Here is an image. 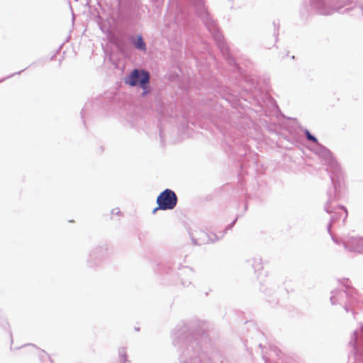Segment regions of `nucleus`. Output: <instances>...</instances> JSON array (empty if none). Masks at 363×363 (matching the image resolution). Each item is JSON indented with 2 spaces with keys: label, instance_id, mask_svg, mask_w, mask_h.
<instances>
[{
  "label": "nucleus",
  "instance_id": "9",
  "mask_svg": "<svg viewBox=\"0 0 363 363\" xmlns=\"http://www.w3.org/2000/svg\"><path fill=\"white\" fill-rule=\"evenodd\" d=\"M345 250L350 252L363 253V237H350L342 241Z\"/></svg>",
  "mask_w": 363,
  "mask_h": 363
},
{
  "label": "nucleus",
  "instance_id": "21",
  "mask_svg": "<svg viewBox=\"0 0 363 363\" xmlns=\"http://www.w3.org/2000/svg\"><path fill=\"white\" fill-rule=\"evenodd\" d=\"M158 209H160L159 206L153 210L152 213H155V212H156Z\"/></svg>",
  "mask_w": 363,
  "mask_h": 363
},
{
  "label": "nucleus",
  "instance_id": "8",
  "mask_svg": "<svg viewBox=\"0 0 363 363\" xmlns=\"http://www.w3.org/2000/svg\"><path fill=\"white\" fill-rule=\"evenodd\" d=\"M108 256V248L106 245L96 246L91 250L87 258L89 267H98Z\"/></svg>",
  "mask_w": 363,
  "mask_h": 363
},
{
  "label": "nucleus",
  "instance_id": "15",
  "mask_svg": "<svg viewBox=\"0 0 363 363\" xmlns=\"http://www.w3.org/2000/svg\"><path fill=\"white\" fill-rule=\"evenodd\" d=\"M119 362L118 363H130L128 359L127 351L125 347H120L118 350Z\"/></svg>",
  "mask_w": 363,
  "mask_h": 363
},
{
  "label": "nucleus",
  "instance_id": "7",
  "mask_svg": "<svg viewBox=\"0 0 363 363\" xmlns=\"http://www.w3.org/2000/svg\"><path fill=\"white\" fill-rule=\"evenodd\" d=\"M177 196L174 191L166 189L157 198V203L160 210H172L177 206Z\"/></svg>",
  "mask_w": 363,
  "mask_h": 363
},
{
  "label": "nucleus",
  "instance_id": "3",
  "mask_svg": "<svg viewBox=\"0 0 363 363\" xmlns=\"http://www.w3.org/2000/svg\"><path fill=\"white\" fill-rule=\"evenodd\" d=\"M194 5L196 8L199 15L201 18L203 23L206 28L211 33L212 36L216 41V43L220 50L222 55L228 60L230 62L233 61L232 56L230 53V50L227 44L225 43L223 35L220 33L217 24L212 20L208 13L203 0H194Z\"/></svg>",
  "mask_w": 363,
  "mask_h": 363
},
{
  "label": "nucleus",
  "instance_id": "2",
  "mask_svg": "<svg viewBox=\"0 0 363 363\" xmlns=\"http://www.w3.org/2000/svg\"><path fill=\"white\" fill-rule=\"evenodd\" d=\"M315 153L324 160L325 164L327 165V171L330 174L333 185L332 188L328 189L327 191L328 200L324 206V209L328 213H334L331 216L330 222L327 226L329 234L332 235V225L339 218L340 216V213L337 211H343V221L345 220L347 216V211L343 206H334L333 205L341 197V191L344 184L343 174L339 163L328 148L319 143L316 145ZM331 237L334 242L337 244L340 243L337 239L333 235H331Z\"/></svg>",
  "mask_w": 363,
  "mask_h": 363
},
{
  "label": "nucleus",
  "instance_id": "20",
  "mask_svg": "<svg viewBox=\"0 0 363 363\" xmlns=\"http://www.w3.org/2000/svg\"><path fill=\"white\" fill-rule=\"evenodd\" d=\"M23 70H24V69H23V70H21V71L18 72L17 73H16V74H21ZM13 75H15V74H12V75L9 76V77H7L6 78H9V77H12V76H13Z\"/></svg>",
  "mask_w": 363,
  "mask_h": 363
},
{
  "label": "nucleus",
  "instance_id": "10",
  "mask_svg": "<svg viewBox=\"0 0 363 363\" xmlns=\"http://www.w3.org/2000/svg\"><path fill=\"white\" fill-rule=\"evenodd\" d=\"M189 234L192 242L196 245L208 244V233L199 228L194 226L190 228Z\"/></svg>",
  "mask_w": 363,
  "mask_h": 363
},
{
  "label": "nucleus",
  "instance_id": "19",
  "mask_svg": "<svg viewBox=\"0 0 363 363\" xmlns=\"http://www.w3.org/2000/svg\"><path fill=\"white\" fill-rule=\"evenodd\" d=\"M111 213L113 215H119L121 213V211L118 208H116L111 211Z\"/></svg>",
  "mask_w": 363,
  "mask_h": 363
},
{
  "label": "nucleus",
  "instance_id": "24",
  "mask_svg": "<svg viewBox=\"0 0 363 363\" xmlns=\"http://www.w3.org/2000/svg\"><path fill=\"white\" fill-rule=\"evenodd\" d=\"M259 347H261V348H262V344H259Z\"/></svg>",
  "mask_w": 363,
  "mask_h": 363
},
{
  "label": "nucleus",
  "instance_id": "14",
  "mask_svg": "<svg viewBox=\"0 0 363 363\" xmlns=\"http://www.w3.org/2000/svg\"><path fill=\"white\" fill-rule=\"evenodd\" d=\"M247 262L252 265L255 272L263 269L262 259L259 257H255L252 259H248Z\"/></svg>",
  "mask_w": 363,
  "mask_h": 363
},
{
  "label": "nucleus",
  "instance_id": "22",
  "mask_svg": "<svg viewBox=\"0 0 363 363\" xmlns=\"http://www.w3.org/2000/svg\"><path fill=\"white\" fill-rule=\"evenodd\" d=\"M84 113V109H82V112H81V114L83 115Z\"/></svg>",
  "mask_w": 363,
  "mask_h": 363
},
{
  "label": "nucleus",
  "instance_id": "12",
  "mask_svg": "<svg viewBox=\"0 0 363 363\" xmlns=\"http://www.w3.org/2000/svg\"><path fill=\"white\" fill-rule=\"evenodd\" d=\"M194 275L192 269L188 267L182 269L179 276L181 277V284L184 286H189L191 284V278Z\"/></svg>",
  "mask_w": 363,
  "mask_h": 363
},
{
  "label": "nucleus",
  "instance_id": "6",
  "mask_svg": "<svg viewBox=\"0 0 363 363\" xmlns=\"http://www.w3.org/2000/svg\"><path fill=\"white\" fill-rule=\"evenodd\" d=\"M352 347L354 359L357 363H363V327L354 331L349 342Z\"/></svg>",
  "mask_w": 363,
  "mask_h": 363
},
{
  "label": "nucleus",
  "instance_id": "26",
  "mask_svg": "<svg viewBox=\"0 0 363 363\" xmlns=\"http://www.w3.org/2000/svg\"><path fill=\"white\" fill-rule=\"evenodd\" d=\"M4 80V79H3L0 80V82H3Z\"/></svg>",
  "mask_w": 363,
  "mask_h": 363
},
{
  "label": "nucleus",
  "instance_id": "16",
  "mask_svg": "<svg viewBox=\"0 0 363 363\" xmlns=\"http://www.w3.org/2000/svg\"><path fill=\"white\" fill-rule=\"evenodd\" d=\"M225 235V232H220L219 234L213 233H208V243H213L222 239Z\"/></svg>",
  "mask_w": 363,
  "mask_h": 363
},
{
  "label": "nucleus",
  "instance_id": "4",
  "mask_svg": "<svg viewBox=\"0 0 363 363\" xmlns=\"http://www.w3.org/2000/svg\"><path fill=\"white\" fill-rule=\"evenodd\" d=\"M348 279L344 280L341 288L331 291L330 302L333 305H343L346 312L352 311L354 315L356 308L363 310V301H360L356 297L357 291L348 285Z\"/></svg>",
  "mask_w": 363,
  "mask_h": 363
},
{
  "label": "nucleus",
  "instance_id": "18",
  "mask_svg": "<svg viewBox=\"0 0 363 363\" xmlns=\"http://www.w3.org/2000/svg\"><path fill=\"white\" fill-rule=\"evenodd\" d=\"M237 219H238V218H236L231 223L228 224L223 232H225V233L227 230L231 229L233 227V225L235 224Z\"/></svg>",
  "mask_w": 363,
  "mask_h": 363
},
{
  "label": "nucleus",
  "instance_id": "17",
  "mask_svg": "<svg viewBox=\"0 0 363 363\" xmlns=\"http://www.w3.org/2000/svg\"><path fill=\"white\" fill-rule=\"evenodd\" d=\"M303 133L308 140L315 143L316 145L319 144L318 139L313 135H312L308 129H305Z\"/></svg>",
  "mask_w": 363,
  "mask_h": 363
},
{
  "label": "nucleus",
  "instance_id": "25",
  "mask_svg": "<svg viewBox=\"0 0 363 363\" xmlns=\"http://www.w3.org/2000/svg\"><path fill=\"white\" fill-rule=\"evenodd\" d=\"M274 27H276V26H276V23H275V21H274Z\"/></svg>",
  "mask_w": 363,
  "mask_h": 363
},
{
  "label": "nucleus",
  "instance_id": "13",
  "mask_svg": "<svg viewBox=\"0 0 363 363\" xmlns=\"http://www.w3.org/2000/svg\"><path fill=\"white\" fill-rule=\"evenodd\" d=\"M131 43L139 50H146V44L141 35H138L136 38H133L131 39Z\"/></svg>",
  "mask_w": 363,
  "mask_h": 363
},
{
  "label": "nucleus",
  "instance_id": "23",
  "mask_svg": "<svg viewBox=\"0 0 363 363\" xmlns=\"http://www.w3.org/2000/svg\"><path fill=\"white\" fill-rule=\"evenodd\" d=\"M29 346H31L32 347H35V346L33 345H29Z\"/></svg>",
  "mask_w": 363,
  "mask_h": 363
},
{
  "label": "nucleus",
  "instance_id": "5",
  "mask_svg": "<svg viewBox=\"0 0 363 363\" xmlns=\"http://www.w3.org/2000/svg\"><path fill=\"white\" fill-rule=\"evenodd\" d=\"M150 80V72L145 69H134L124 78L125 84L133 87L139 86L143 89L142 96H145L151 91Z\"/></svg>",
  "mask_w": 363,
  "mask_h": 363
},
{
  "label": "nucleus",
  "instance_id": "1",
  "mask_svg": "<svg viewBox=\"0 0 363 363\" xmlns=\"http://www.w3.org/2000/svg\"><path fill=\"white\" fill-rule=\"evenodd\" d=\"M205 338L197 322L185 324L178 330L173 338L178 352V363H212L202 345Z\"/></svg>",
  "mask_w": 363,
  "mask_h": 363
},
{
  "label": "nucleus",
  "instance_id": "11",
  "mask_svg": "<svg viewBox=\"0 0 363 363\" xmlns=\"http://www.w3.org/2000/svg\"><path fill=\"white\" fill-rule=\"evenodd\" d=\"M262 354L264 363H270L271 358H273L274 357H277L279 360H281L282 363H296L290 357H283L281 350L275 346L269 347V352L268 354L264 353L263 350L262 351Z\"/></svg>",
  "mask_w": 363,
  "mask_h": 363
}]
</instances>
